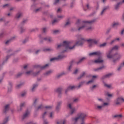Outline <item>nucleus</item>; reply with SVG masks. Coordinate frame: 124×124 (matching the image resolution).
Wrapping results in <instances>:
<instances>
[{
  "mask_svg": "<svg viewBox=\"0 0 124 124\" xmlns=\"http://www.w3.org/2000/svg\"><path fill=\"white\" fill-rule=\"evenodd\" d=\"M86 41H87L89 44V47H92L93 44H96L97 42H98V40L95 39H89L88 40H85L84 38H81L78 42H77L76 44L73 46H71V44L72 43L71 42L68 41H64L62 44H61L58 45L57 48H61V47H64L65 50L64 52H66V51H68L69 50H73V49H75L76 46H83Z\"/></svg>",
  "mask_w": 124,
  "mask_h": 124,
  "instance_id": "obj_1",
  "label": "nucleus"
},
{
  "mask_svg": "<svg viewBox=\"0 0 124 124\" xmlns=\"http://www.w3.org/2000/svg\"><path fill=\"white\" fill-rule=\"evenodd\" d=\"M93 21H90L81 22L80 20L78 19L76 23V25L78 27V26H80L78 28V31H82V30H84V31H91L93 30V27H92V26H90V24L93 23Z\"/></svg>",
  "mask_w": 124,
  "mask_h": 124,
  "instance_id": "obj_2",
  "label": "nucleus"
},
{
  "mask_svg": "<svg viewBox=\"0 0 124 124\" xmlns=\"http://www.w3.org/2000/svg\"><path fill=\"white\" fill-rule=\"evenodd\" d=\"M118 49L119 46H115L111 49L110 51L107 53V57L108 58V59H116L113 60V62H116L117 61H119V60L122 58V56H121L120 54L112 55V52H114V51H116V50H118Z\"/></svg>",
  "mask_w": 124,
  "mask_h": 124,
  "instance_id": "obj_3",
  "label": "nucleus"
},
{
  "mask_svg": "<svg viewBox=\"0 0 124 124\" xmlns=\"http://www.w3.org/2000/svg\"><path fill=\"white\" fill-rule=\"evenodd\" d=\"M87 117V114L85 112H80L78 114V116L75 118H72V124H78V122L79 120L81 119V120H84V119ZM81 124H85V122H83Z\"/></svg>",
  "mask_w": 124,
  "mask_h": 124,
  "instance_id": "obj_4",
  "label": "nucleus"
},
{
  "mask_svg": "<svg viewBox=\"0 0 124 124\" xmlns=\"http://www.w3.org/2000/svg\"><path fill=\"white\" fill-rule=\"evenodd\" d=\"M68 107L70 109V114H71V115H72V114L75 113V111H76V109H75V108L73 107V104L72 103H69L68 104Z\"/></svg>",
  "mask_w": 124,
  "mask_h": 124,
  "instance_id": "obj_5",
  "label": "nucleus"
},
{
  "mask_svg": "<svg viewBox=\"0 0 124 124\" xmlns=\"http://www.w3.org/2000/svg\"><path fill=\"white\" fill-rule=\"evenodd\" d=\"M102 53L100 51H95L93 52H91L89 54V56L90 57H93L94 56H97V57H100L101 56Z\"/></svg>",
  "mask_w": 124,
  "mask_h": 124,
  "instance_id": "obj_6",
  "label": "nucleus"
},
{
  "mask_svg": "<svg viewBox=\"0 0 124 124\" xmlns=\"http://www.w3.org/2000/svg\"><path fill=\"white\" fill-rule=\"evenodd\" d=\"M101 104V105L97 106L96 108L98 110H102L105 106H108L109 105V103H104Z\"/></svg>",
  "mask_w": 124,
  "mask_h": 124,
  "instance_id": "obj_7",
  "label": "nucleus"
},
{
  "mask_svg": "<svg viewBox=\"0 0 124 124\" xmlns=\"http://www.w3.org/2000/svg\"><path fill=\"white\" fill-rule=\"evenodd\" d=\"M115 104H116L117 105H118V104H120V103H121V102H124V98L122 97H119L115 101Z\"/></svg>",
  "mask_w": 124,
  "mask_h": 124,
  "instance_id": "obj_8",
  "label": "nucleus"
},
{
  "mask_svg": "<svg viewBox=\"0 0 124 124\" xmlns=\"http://www.w3.org/2000/svg\"><path fill=\"white\" fill-rule=\"evenodd\" d=\"M64 56L63 55H59L58 58H53L50 59V62H55V61H58V60H62L63 59Z\"/></svg>",
  "mask_w": 124,
  "mask_h": 124,
  "instance_id": "obj_9",
  "label": "nucleus"
},
{
  "mask_svg": "<svg viewBox=\"0 0 124 124\" xmlns=\"http://www.w3.org/2000/svg\"><path fill=\"white\" fill-rule=\"evenodd\" d=\"M103 62V60H102V59L100 58H99L93 61V62H94V63H102V62Z\"/></svg>",
  "mask_w": 124,
  "mask_h": 124,
  "instance_id": "obj_10",
  "label": "nucleus"
},
{
  "mask_svg": "<svg viewBox=\"0 0 124 124\" xmlns=\"http://www.w3.org/2000/svg\"><path fill=\"white\" fill-rule=\"evenodd\" d=\"M96 78H97V76H93L92 77V79L87 83V85H88V84H91V83H93V82L94 79H96Z\"/></svg>",
  "mask_w": 124,
  "mask_h": 124,
  "instance_id": "obj_11",
  "label": "nucleus"
},
{
  "mask_svg": "<svg viewBox=\"0 0 124 124\" xmlns=\"http://www.w3.org/2000/svg\"><path fill=\"white\" fill-rule=\"evenodd\" d=\"M74 89H75V86H70L66 90L65 93H67V92H68V91H70L71 90H74Z\"/></svg>",
  "mask_w": 124,
  "mask_h": 124,
  "instance_id": "obj_12",
  "label": "nucleus"
},
{
  "mask_svg": "<svg viewBox=\"0 0 124 124\" xmlns=\"http://www.w3.org/2000/svg\"><path fill=\"white\" fill-rule=\"evenodd\" d=\"M97 100L98 103H101V104H103V103H104V101L101 98H97Z\"/></svg>",
  "mask_w": 124,
  "mask_h": 124,
  "instance_id": "obj_13",
  "label": "nucleus"
},
{
  "mask_svg": "<svg viewBox=\"0 0 124 124\" xmlns=\"http://www.w3.org/2000/svg\"><path fill=\"white\" fill-rule=\"evenodd\" d=\"M30 116V111H27L26 113L23 115V118L25 119V118H27V117H29Z\"/></svg>",
  "mask_w": 124,
  "mask_h": 124,
  "instance_id": "obj_14",
  "label": "nucleus"
},
{
  "mask_svg": "<svg viewBox=\"0 0 124 124\" xmlns=\"http://www.w3.org/2000/svg\"><path fill=\"white\" fill-rule=\"evenodd\" d=\"M119 25H120V23H119V22H114L112 25V28H117V27H118Z\"/></svg>",
  "mask_w": 124,
  "mask_h": 124,
  "instance_id": "obj_15",
  "label": "nucleus"
},
{
  "mask_svg": "<svg viewBox=\"0 0 124 124\" xmlns=\"http://www.w3.org/2000/svg\"><path fill=\"white\" fill-rule=\"evenodd\" d=\"M45 40H47L49 42H51V41H53V39L51 38L48 37V38H44Z\"/></svg>",
  "mask_w": 124,
  "mask_h": 124,
  "instance_id": "obj_16",
  "label": "nucleus"
},
{
  "mask_svg": "<svg viewBox=\"0 0 124 124\" xmlns=\"http://www.w3.org/2000/svg\"><path fill=\"white\" fill-rule=\"evenodd\" d=\"M51 73H52V71H48L45 74V76H48V75H50Z\"/></svg>",
  "mask_w": 124,
  "mask_h": 124,
  "instance_id": "obj_17",
  "label": "nucleus"
},
{
  "mask_svg": "<svg viewBox=\"0 0 124 124\" xmlns=\"http://www.w3.org/2000/svg\"><path fill=\"white\" fill-rule=\"evenodd\" d=\"M65 124V120H63V121L57 122V124Z\"/></svg>",
  "mask_w": 124,
  "mask_h": 124,
  "instance_id": "obj_18",
  "label": "nucleus"
},
{
  "mask_svg": "<svg viewBox=\"0 0 124 124\" xmlns=\"http://www.w3.org/2000/svg\"><path fill=\"white\" fill-rule=\"evenodd\" d=\"M124 62L121 64L120 67L118 68V70H121V68H122V67H124Z\"/></svg>",
  "mask_w": 124,
  "mask_h": 124,
  "instance_id": "obj_19",
  "label": "nucleus"
},
{
  "mask_svg": "<svg viewBox=\"0 0 124 124\" xmlns=\"http://www.w3.org/2000/svg\"><path fill=\"white\" fill-rule=\"evenodd\" d=\"M36 88H37V84H35V85H33V87L31 89V91L32 92H33L34 91V89H36Z\"/></svg>",
  "mask_w": 124,
  "mask_h": 124,
  "instance_id": "obj_20",
  "label": "nucleus"
},
{
  "mask_svg": "<svg viewBox=\"0 0 124 124\" xmlns=\"http://www.w3.org/2000/svg\"><path fill=\"white\" fill-rule=\"evenodd\" d=\"M21 16H22V13H19L17 14V15H16V17L20 18V17H21Z\"/></svg>",
  "mask_w": 124,
  "mask_h": 124,
  "instance_id": "obj_21",
  "label": "nucleus"
},
{
  "mask_svg": "<svg viewBox=\"0 0 124 124\" xmlns=\"http://www.w3.org/2000/svg\"><path fill=\"white\" fill-rule=\"evenodd\" d=\"M105 86L108 88L109 89H111V88H112V86L109 84H105Z\"/></svg>",
  "mask_w": 124,
  "mask_h": 124,
  "instance_id": "obj_22",
  "label": "nucleus"
},
{
  "mask_svg": "<svg viewBox=\"0 0 124 124\" xmlns=\"http://www.w3.org/2000/svg\"><path fill=\"white\" fill-rule=\"evenodd\" d=\"M107 95L108 97H112L113 96V94H110L109 93H107Z\"/></svg>",
  "mask_w": 124,
  "mask_h": 124,
  "instance_id": "obj_23",
  "label": "nucleus"
},
{
  "mask_svg": "<svg viewBox=\"0 0 124 124\" xmlns=\"http://www.w3.org/2000/svg\"><path fill=\"white\" fill-rule=\"evenodd\" d=\"M8 109H9V105H7L5 107V111H7V110H8Z\"/></svg>",
  "mask_w": 124,
  "mask_h": 124,
  "instance_id": "obj_24",
  "label": "nucleus"
},
{
  "mask_svg": "<svg viewBox=\"0 0 124 124\" xmlns=\"http://www.w3.org/2000/svg\"><path fill=\"white\" fill-rule=\"evenodd\" d=\"M26 74L27 75H31V74H32V71H29L26 72Z\"/></svg>",
  "mask_w": 124,
  "mask_h": 124,
  "instance_id": "obj_25",
  "label": "nucleus"
},
{
  "mask_svg": "<svg viewBox=\"0 0 124 124\" xmlns=\"http://www.w3.org/2000/svg\"><path fill=\"white\" fill-rule=\"evenodd\" d=\"M107 8V7H105L103 9V10H102V11L101 13V15H103V14L104 13V12H105V11L106 10Z\"/></svg>",
  "mask_w": 124,
  "mask_h": 124,
  "instance_id": "obj_26",
  "label": "nucleus"
},
{
  "mask_svg": "<svg viewBox=\"0 0 124 124\" xmlns=\"http://www.w3.org/2000/svg\"><path fill=\"white\" fill-rule=\"evenodd\" d=\"M106 43H104L103 44L100 45V47H105V46H106Z\"/></svg>",
  "mask_w": 124,
  "mask_h": 124,
  "instance_id": "obj_27",
  "label": "nucleus"
},
{
  "mask_svg": "<svg viewBox=\"0 0 124 124\" xmlns=\"http://www.w3.org/2000/svg\"><path fill=\"white\" fill-rule=\"evenodd\" d=\"M119 7H120V3H118L115 6V9H118Z\"/></svg>",
  "mask_w": 124,
  "mask_h": 124,
  "instance_id": "obj_28",
  "label": "nucleus"
},
{
  "mask_svg": "<svg viewBox=\"0 0 124 124\" xmlns=\"http://www.w3.org/2000/svg\"><path fill=\"white\" fill-rule=\"evenodd\" d=\"M114 117H115V118H122V114H119V115H115Z\"/></svg>",
  "mask_w": 124,
  "mask_h": 124,
  "instance_id": "obj_29",
  "label": "nucleus"
},
{
  "mask_svg": "<svg viewBox=\"0 0 124 124\" xmlns=\"http://www.w3.org/2000/svg\"><path fill=\"white\" fill-rule=\"evenodd\" d=\"M47 66H49V64H46L45 66H43L41 67L42 69H44V68H46V67H47Z\"/></svg>",
  "mask_w": 124,
  "mask_h": 124,
  "instance_id": "obj_30",
  "label": "nucleus"
},
{
  "mask_svg": "<svg viewBox=\"0 0 124 124\" xmlns=\"http://www.w3.org/2000/svg\"><path fill=\"white\" fill-rule=\"evenodd\" d=\"M86 60V58L85 57H83L82 58H81L79 61V62H83V61ZM79 62H78V63H79Z\"/></svg>",
  "mask_w": 124,
  "mask_h": 124,
  "instance_id": "obj_31",
  "label": "nucleus"
},
{
  "mask_svg": "<svg viewBox=\"0 0 124 124\" xmlns=\"http://www.w3.org/2000/svg\"><path fill=\"white\" fill-rule=\"evenodd\" d=\"M116 40H117L118 41H119V40H120V38H116L115 40H113L111 43H113V42H115V41H116Z\"/></svg>",
  "mask_w": 124,
  "mask_h": 124,
  "instance_id": "obj_32",
  "label": "nucleus"
},
{
  "mask_svg": "<svg viewBox=\"0 0 124 124\" xmlns=\"http://www.w3.org/2000/svg\"><path fill=\"white\" fill-rule=\"evenodd\" d=\"M103 68V67H100L97 68V69H95V71H98V70H101V69H102Z\"/></svg>",
  "mask_w": 124,
  "mask_h": 124,
  "instance_id": "obj_33",
  "label": "nucleus"
},
{
  "mask_svg": "<svg viewBox=\"0 0 124 124\" xmlns=\"http://www.w3.org/2000/svg\"><path fill=\"white\" fill-rule=\"evenodd\" d=\"M54 117V112H51L50 113V118H53Z\"/></svg>",
  "mask_w": 124,
  "mask_h": 124,
  "instance_id": "obj_34",
  "label": "nucleus"
},
{
  "mask_svg": "<svg viewBox=\"0 0 124 124\" xmlns=\"http://www.w3.org/2000/svg\"><path fill=\"white\" fill-rule=\"evenodd\" d=\"M85 74H86V73L85 72L82 73L80 75V78H81V77H84V76H85Z\"/></svg>",
  "mask_w": 124,
  "mask_h": 124,
  "instance_id": "obj_35",
  "label": "nucleus"
},
{
  "mask_svg": "<svg viewBox=\"0 0 124 124\" xmlns=\"http://www.w3.org/2000/svg\"><path fill=\"white\" fill-rule=\"evenodd\" d=\"M70 21H68L66 22L65 24V26H68V25H70Z\"/></svg>",
  "mask_w": 124,
  "mask_h": 124,
  "instance_id": "obj_36",
  "label": "nucleus"
},
{
  "mask_svg": "<svg viewBox=\"0 0 124 124\" xmlns=\"http://www.w3.org/2000/svg\"><path fill=\"white\" fill-rule=\"evenodd\" d=\"M97 86L96 85H93L92 88L91 89L92 90H93V89H95V88H96Z\"/></svg>",
  "mask_w": 124,
  "mask_h": 124,
  "instance_id": "obj_37",
  "label": "nucleus"
},
{
  "mask_svg": "<svg viewBox=\"0 0 124 124\" xmlns=\"http://www.w3.org/2000/svg\"><path fill=\"white\" fill-rule=\"evenodd\" d=\"M58 21L56 19H54L53 21H52V25H54V24H55V23H57Z\"/></svg>",
  "mask_w": 124,
  "mask_h": 124,
  "instance_id": "obj_38",
  "label": "nucleus"
},
{
  "mask_svg": "<svg viewBox=\"0 0 124 124\" xmlns=\"http://www.w3.org/2000/svg\"><path fill=\"white\" fill-rule=\"evenodd\" d=\"M55 0L54 4H56V3H58V2L60 1V0Z\"/></svg>",
  "mask_w": 124,
  "mask_h": 124,
  "instance_id": "obj_39",
  "label": "nucleus"
},
{
  "mask_svg": "<svg viewBox=\"0 0 124 124\" xmlns=\"http://www.w3.org/2000/svg\"><path fill=\"white\" fill-rule=\"evenodd\" d=\"M58 32H59V31L58 30H55L53 31V33L56 34V33H58Z\"/></svg>",
  "mask_w": 124,
  "mask_h": 124,
  "instance_id": "obj_40",
  "label": "nucleus"
},
{
  "mask_svg": "<svg viewBox=\"0 0 124 124\" xmlns=\"http://www.w3.org/2000/svg\"><path fill=\"white\" fill-rule=\"evenodd\" d=\"M47 115V112H45L42 115L43 118H44L45 116H46Z\"/></svg>",
  "mask_w": 124,
  "mask_h": 124,
  "instance_id": "obj_41",
  "label": "nucleus"
},
{
  "mask_svg": "<svg viewBox=\"0 0 124 124\" xmlns=\"http://www.w3.org/2000/svg\"><path fill=\"white\" fill-rule=\"evenodd\" d=\"M43 107V106L42 105L38 107L37 110H39V109H41V108H42Z\"/></svg>",
  "mask_w": 124,
  "mask_h": 124,
  "instance_id": "obj_42",
  "label": "nucleus"
},
{
  "mask_svg": "<svg viewBox=\"0 0 124 124\" xmlns=\"http://www.w3.org/2000/svg\"><path fill=\"white\" fill-rule=\"evenodd\" d=\"M43 31H44V32H46V31H47V29L46 28H43Z\"/></svg>",
  "mask_w": 124,
  "mask_h": 124,
  "instance_id": "obj_43",
  "label": "nucleus"
},
{
  "mask_svg": "<svg viewBox=\"0 0 124 124\" xmlns=\"http://www.w3.org/2000/svg\"><path fill=\"white\" fill-rule=\"evenodd\" d=\"M46 109H50V108H51V106H48L47 107H46Z\"/></svg>",
  "mask_w": 124,
  "mask_h": 124,
  "instance_id": "obj_44",
  "label": "nucleus"
},
{
  "mask_svg": "<svg viewBox=\"0 0 124 124\" xmlns=\"http://www.w3.org/2000/svg\"><path fill=\"white\" fill-rule=\"evenodd\" d=\"M24 105H25V103H22L20 104V107H23V106H24Z\"/></svg>",
  "mask_w": 124,
  "mask_h": 124,
  "instance_id": "obj_45",
  "label": "nucleus"
},
{
  "mask_svg": "<svg viewBox=\"0 0 124 124\" xmlns=\"http://www.w3.org/2000/svg\"><path fill=\"white\" fill-rule=\"evenodd\" d=\"M111 75V74H108V75H107L105 77L106 78H107V77H109Z\"/></svg>",
  "mask_w": 124,
  "mask_h": 124,
  "instance_id": "obj_46",
  "label": "nucleus"
},
{
  "mask_svg": "<svg viewBox=\"0 0 124 124\" xmlns=\"http://www.w3.org/2000/svg\"><path fill=\"white\" fill-rule=\"evenodd\" d=\"M23 31H25V29L23 28H21L20 29V31H21V32H23Z\"/></svg>",
  "mask_w": 124,
  "mask_h": 124,
  "instance_id": "obj_47",
  "label": "nucleus"
},
{
  "mask_svg": "<svg viewBox=\"0 0 124 124\" xmlns=\"http://www.w3.org/2000/svg\"><path fill=\"white\" fill-rule=\"evenodd\" d=\"M78 72V70L76 69L75 72H74V74H76Z\"/></svg>",
  "mask_w": 124,
  "mask_h": 124,
  "instance_id": "obj_48",
  "label": "nucleus"
},
{
  "mask_svg": "<svg viewBox=\"0 0 124 124\" xmlns=\"http://www.w3.org/2000/svg\"><path fill=\"white\" fill-rule=\"evenodd\" d=\"M78 101V99L77 98H76L74 100V102H77Z\"/></svg>",
  "mask_w": 124,
  "mask_h": 124,
  "instance_id": "obj_49",
  "label": "nucleus"
},
{
  "mask_svg": "<svg viewBox=\"0 0 124 124\" xmlns=\"http://www.w3.org/2000/svg\"><path fill=\"white\" fill-rule=\"evenodd\" d=\"M62 74H59V75H58V78H59V77H61V76H62Z\"/></svg>",
  "mask_w": 124,
  "mask_h": 124,
  "instance_id": "obj_50",
  "label": "nucleus"
},
{
  "mask_svg": "<svg viewBox=\"0 0 124 124\" xmlns=\"http://www.w3.org/2000/svg\"><path fill=\"white\" fill-rule=\"evenodd\" d=\"M61 11H62V10L61 9H58V10H57L58 13L61 12Z\"/></svg>",
  "mask_w": 124,
  "mask_h": 124,
  "instance_id": "obj_51",
  "label": "nucleus"
},
{
  "mask_svg": "<svg viewBox=\"0 0 124 124\" xmlns=\"http://www.w3.org/2000/svg\"><path fill=\"white\" fill-rule=\"evenodd\" d=\"M27 67H28V65H25L24 66V69H26V68H27Z\"/></svg>",
  "mask_w": 124,
  "mask_h": 124,
  "instance_id": "obj_52",
  "label": "nucleus"
},
{
  "mask_svg": "<svg viewBox=\"0 0 124 124\" xmlns=\"http://www.w3.org/2000/svg\"><path fill=\"white\" fill-rule=\"evenodd\" d=\"M124 29L121 31V34H124Z\"/></svg>",
  "mask_w": 124,
  "mask_h": 124,
  "instance_id": "obj_53",
  "label": "nucleus"
},
{
  "mask_svg": "<svg viewBox=\"0 0 124 124\" xmlns=\"http://www.w3.org/2000/svg\"><path fill=\"white\" fill-rule=\"evenodd\" d=\"M2 35H3V33L0 34V37H2Z\"/></svg>",
  "mask_w": 124,
  "mask_h": 124,
  "instance_id": "obj_54",
  "label": "nucleus"
},
{
  "mask_svg": "<svg viewBox=\"0 0 124 124\" xmlns=\"http://www.w3.org/2000/svg\"><path fill=\"white\" fill-rule=\"evenodd\" d=\"M36 101H37V99L35 100V101H34V104H35V103H36Z\"/></svg>",
  "mask_w": 124,
  "mask_h": 124,
  "instance_id": "obj_55",
  "label": "nucleus"
},
{
  "mask_svg": "<svg viewBox=\"0 0 124 124\" xmlns=\"http://www.w3.org/2000/svg\"><path fill=\"white\" fill-rule=\"evenodd\" d=\"M8 5H8V4L4 5L3 7H5V6H8Z\"/></svg>",
  "mask_w": 124,
  "mask_h": 124,
  "instance_id": "obj_56",
  "label": "nucleus"
},
{
  "mask_svg": "<svg viewBox=\"0 0 124 124\" xmlns=\"http://www.w3.org/2000/svg\"><path fill=\"white\" fill-rule=\"evenodd\" d=\"M8 42H9V41H7L5 42V44H8Z\"/></svg>",
  "mask_w": 124,
  "mask_h": 124,
  "instance_id": "obj_57",
  "label": "nucleus"
},
{
  "mask_svg": "<svg viewBox=\"0 0 124 124\" xmlns=\"http://www.w3.org/2000/svg\"><path fill=\"white\" fill-rule=\"evenodd\" d=\"M58 109H60V106H58L56 108V110H58Z\"/></svg>",
  "mask_w": 124,
  "mask_h": 124,
  "instance_id": "obj_58",
  "label": "nucleus"
},
{
  "mask_svg": "<svg viewBox=\"0 0 124 124\" xmlns=\"http://www.w3.org/2000/svg\"><path fill=\"white\" fill-rule=\"evenodd\" d=\"M70 68H71V65H70L69 68H68V69L69 70H70Z\"/></svg>",
  "mask_w": 124,
  "mask_h": 124,
  "instance_id": "obj_59",
  "label": "nucleus"
},
{
  "mask_svg": "<svg viewBox=\"0 0 124 124\" xmlns=\"http://www.w3.org/2000/svg\"><path fill=\"white\" fill-rule=\"evenodd\" d=\"M14 9V8H12L10 9V11H11V10H13Z\"/></svg>",
  "mask_w": 124,
  "mask_h": 124,
  "instance_id": "obj_60",
  "label": "nucleus"
},
{
  "mask_svg": "<svg viewBox=\"0 0 124 124\" xmlns=\"http://www.w3.org/2000/svg\"><path fill=\"white\" fill-rule=\"evenodd\" d=\"M39 52V50H37V51H36L35 54H37V53H38Z\"/></svg>",
  "mask_w": 124,
  "mask_h": 124,
  "instance_id": "obj_61",
  "label": "nucleus"
},
{
  "mask_svg": "<svg viewBox=\"0 0 124 124\" xmlns=\"http://www.w3.org/2000/svg\"><path fill=\"white\" fill-rule=\"evenodd\" d=\"M25 93H22V94H21V95H22V96H24V95H25Z\"/></svg>",
  "mask_w": 124,
  "mask_h": 124,
  "instance_id": "obj_62",
  "label": "nucleus"
},
{
  "mask_svg": "<svg viewBox=\"0 0 124 124\" xmlns=\"http://www.w3.org/2000/svg\"><path fill=\"white\" fill-rule=\"evenodd\" d=\"M44 124H48V123L47 122H45Z\"/></svg>",
  "mask_w": 124,
  "mask_h": 124,
  "instance_id": "obj_63",
  "label": "nucleus"
},
{
  "mask_svg": "<svg viewBox=\"0 0 124 124\" xmlns=\"http://www.w3.org/2000/svg\"><path fill=\"white\" fill-rule=\"evenodd\" d=\"M87 8H89V5H87Z\"/></svg>",
  "mask_w": 124,
  "mask_h": 124,
  "instance_id": "obj_64",
  "label": "nucleus"
}]
</instances>
